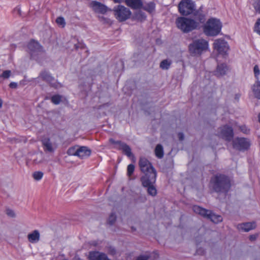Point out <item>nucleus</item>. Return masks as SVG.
Listing matches in <instances>:
<instances>
[{
  "mask_svg": "<svg viewBox=\"0 0 260 260\" xmlns=\"http://www.w3.org/2000/svg\"><path fill=\"white\" fill-rule=\"evenodd\" d=\"M195 8V4L192 0H182L178 5L179 11L182 15L193 14L197 20L201 22H203L204 15L199 11H196Z\"/></svg>",
  "mask_w": 260,
  "mask_h": 260,
  "instance_id": "obj_1",
  "label": "nucleus"
},
{
  "mask_svg": "<svg viewBox=\"0 0 260 260\" xmlns=\"http://www.w3.org/2000/svg\"><path fill=\"white\" fill-rule=\"evenodd\" d=\"M212 182L214 190L217 192H227L231 187L230 181L224 175L215 176L212 178Z\"/></svg>",
  "mask_w": 260,
  "mask_h": 260,
  "instance_id": "obj_2",
  "label": "nucleus"
},
{
  "mask_svg": "<svg viewBox=\"0 0 260 260\" xmlns=\"http://www.w3.org/2000/svg\"><path fill=\"white\" fill-rule=\"evenodd\" d=\"M139 166L141 171L144 173L142 177H146L148 179L150 178L149 181H154L156 177V172L148 160L145 157H140Z\"/></svg>",
  "mask_w": 260,
  "mask_h": 260,
  "instance_id": "obj_3",
  "label": "nucleus"
},
{
  "mask_svg": "<svg viewBox=\"0 0 260 260\" xmlns=\"http://www.w3.org/2000/svg\"><path fill=\"white\" fill-rule=\"evenodd\" d=\"M208 47V41L203 39H199L194 40L189 45V51L191 55L198 56L206 51Z\"/></svg>",
  "mask_w": 260,
  "mask_h": 260,
  "instance_id": "obj_4",
  "label": "nucleus"
},
{
  "mask_svg": "<svg viewBox=\"0 0 260 260\" xmlns=\"http://www.w3.org/2000/svg\"><path fill=\"white\" fill-rule=\"evenodd\" d=\"M222 25L219 20L211 18L208 20L204 27V32L209 36H215L220 31Z\"/></svg>",
  "mask_w": 260,
  "mask_h": 260,
  "instance_id": "obj_5",
  "label": "nucleus"
},
{
  "mask_svg": "<svg viewBox=\"0 0 260 260\" xmlns=\"http://www.w3.org/2000/svg\"><path fill=\"white\" fill-rule=\"evenodd\" d=\"M176 23L177 27L184 32L191 31L199 25V23L194 20L185 17L178 18Z\"/></svg>",
  "mask_w": 260,
  "mask_h": 260,
  "instance_id": "obj_6",
  "label": "nucleus"
},
{
  "mask_svg": "<svg viewBox=\"0 0 260 260\" xmlns=\"http://www.w3.org/2000/svg\"><path fill=\"white\" fill-rule=\"evenodd\" d=\"M192 209L196 213L210 219L214 223H217L222 221V217L220 215L215 214L210 210H206L198 206H193Z\"/></svg>",
  "mask_w": 260,
  "mask_h": 260,
  "instance_id": "obj_7",
  "label": "nucleus"
},
{
  "mask_svg": "<svg viewBox=\"0 0 260 260\" xmlns=\"http://www.w3.org/2000/svg\"><path fill=\"white\" fill-rule=\"evenodd\" d=\"M113 11L115 17L120 22L128 19L132 14L128 8L122 5L115 6Z\"/></svg>",
  "mask_w": 260,
  "mask_h": 260,
  "instance_id": "obj_8",
  "label": "nucleus"
},
{
  "mask_svg": "<svg viewBox=\"0 0 260 260\" xmlns=\"http://www.w3.org/2000/svg\"><path fill=\"white\" fill-rule=\"evenodd\" d=\"M28 48L31 57L34 59L38 60L39 56H43L44 55L42 46L37 42L31 41L28 45Z\"/></svg>",
  "mask_w": 260,
  "mask_h": 260,
  "instance_id": "obj_9",
  "label": "nucleus"
},
{
  "mask_svg": "<svg viewBox=\"0 0 260 260\" xmlns=\"http://www.w3.org/2000/svg\"><path fill=\"white\" fill-rule=\"evenodd\" d=\"M250 145V140L244 138H236L233 141V147L241 151L248 149Z\"/></svg>",
  "mask_w": 260,
  "mask_h": 260,
  "instance_id": "obj_10",
  "label": "nucleus"
},
{
  "mask_svg": "<svg viewBox=\"0 0 260 260\" xmlns=\"http://www.w3.org/2000/svg\"><path fill=\"white\" fill-rule=\"evenodd\" d=\"M218 135L227 141H230L233 138V130L231 126L224 125L218 128Z\"/></svg>",
  "mask_w": 260,
  "mask_h": 260,
  "instance_id": "obj_11",
  "label": "nucleus"
},
{
  "mask_svg": "<svg viewBox=\"0 0 260 260\" xmlns=\"http://www.w3.org/2000/svg\"><path fill=\"white\" fill-rule=\"evenodd\" d=\"M150 178H147L146 177H141V181L142 185L143 187H147V192L151 196H155L157 193V190L153 184L155 182L156 178L154 181L151 182L149 181Z\"/></svg>",
  "mask_w": 260,
  "mask_h": 260,
  "instance_id": "obj_12",
  "label": "nucleus"
},
{
  "mask_svg": "<svg viewBox=\"0 0 260 260\" xmlns=\"http://www.w3.org/2000/svg\"><path fill=\"white\" fill-rule=\"evenodd\" d=\"M213 47L215 50L221 54H225L229 50L228 43L221 39L216 40L214 42Z\"/></svg>",
  "mask_w": 260,
  "mask_h": 260,
  "instance_id": "obj_13",
  "label": "nucleus"
},
{
  "mask_svg": "<svg viewBox=\"0 0 260 260\" xmlns=\"http://www.w3.org/2000/svg\"><path fill=\"white\" fill-rule=\"evenodd\" d=\"M42 144L44 151L47 153H52L57 148L56 143L48 138L43 139Z\"/></svg>",
  "mask_w": 260,
  "mask_h": 260,
  "instance_id": "obj_14",
  "label": "nucleus"
},
{
  "mask_svg": "<svg viewBox=\"0 0 260 260\" xmlns=\"http://www.w3.org/2000/svg\"><path fill=\"white\" fill-rule=\"evenodd\" d=\"M256 227L255 222H245L238 224L237 228L238 230L244 232H248L250 230L254 229Z\"/></svg>",
  "mask_w": 260,
  "mask_h": 260,
  "instance_id": "obj_15",
  "label": "nucleus"
},
{
  "mask_svg": "<svg viewBox=\"0 0 260 260\" xmlns=\"http://www.w3.org/2000/svg\"><path fill=\"white\" fill-rule=\"evenodd\" d=\"M39 77L43 80L49 82L50 84L55 87H57V83L55 81V79L47 72H42L39 75Z\"/></svg>",
  "mask_w": 260,
  "mask_h": 260,
  "instance_id": "obj_16",
  "label": "nucleus"
},
{
  "mask_svg": "<svg viewBox=\"0 0 260 260\" xmlns=\"http://www.w3.org/2000/svg\"><path fill=\"white\" fill-rule=\"evenodd\" d=\"M89 260H110L107 255L98 251H91L89 253Z\"/></svg>",
  "mask_w": 260,
  "mask_h": 260,
  "instance_id": "obj_17",
  "label": "nucleus"
},
{
  "mask_svg": "<svg viewBox=\"0 0 260 260\" xmlns=\"http://www.w3.org/2000/svg\"><path fill=\"white\" fill-rule=\"evenodd\" d=\"M90 6L96 12L105 13L107 11V7L99 2L93 1L90 3Z\"/></svg>",
  "mask_w": 260,
  "mask_h": 260,
  "instance_id": "obj_18",
  "label": "nucleus"
},
{
  "mask_svg": "<svg viewBox=\"0 0 260 260\" xmlns=\"http://www.w3.org/2000/svg\"><path fill=\"white\" fill-rule=\"evenodd\" d=\"M91 154V150L86 146L78 147L77 156L81 159L88 157Z\"/></svg>",
  "mask_w": 260,
  "mask_h": 260,
  "instance_id": "obj_19",
  "label": "nucleus"
},
{
  "mask_svg": "<svg viewBox=\"0 0 260 260\" xmlns=\"http://www.w3.org/2000/svg\"><path fill=\"white\" fill-rule=\"evenodd\" d=\"M229 70L226 64L221 63L217 66L216 69L214 72V74L217 77H221L226 75Z\"/></svg>",
  "mask_w": 260,
  "mask_h": 260,
  "instance_id": "obj_20",
  "label": "nucleus"
},
{
  "mask_svg": "<svg viewBox=\"0 0 260 260\" xmlns=\"http://www.w3.org/2000/svg\"><path fill=\"white\" fill-rule=\"evenodd\" d=\"M40 238V234L38 230H34L27 235V239L29 242L31 243H37Z\"/></svg>",
  "mask_w": 260,
  "mask_h": 260,
  "instance_id": "obj_21",
  "label": "nucleus"
},
{
  "mask_svg": "<svg viewBox=\"0 0 260 260\" xmlns=\"http://www.w3.org/2000/svg\"><path fill=\"white\" fill-rule=\"evenodd\" d=\"M126 4L133 9H138L143 5L141 0H125Z\"/></svg>",
  "mask_w": 260,
  "mask_h": 260,
  "instance_id": "obj_22",
  "label": "nucleus"
},
{
  "mask_svg": "<svg viewBox=\"0 0 260 260\" xmlns=\"http://www.w3.org/2000/svg\"><path fill=\"white\" fill-rule=\"evenodd\" d=\"M116 148L121 150L123 152L129 157L133 156L130 147L124 143L122 142L120 146L116 147Z\"/></svg>",
  "mask_w": 260,
  "mask_h": 260,
  "instance_id": "obj_23",
  "label": "nucleus"
},
{
  "mask_svg": "<svg viewBox=\"0 0 260 260\" xmlns=\"http://www.w3.org/2000/svg\"><path fill=\"white\" fill-rule=\"evenodd\" d=\"M252 91L254 96L260 99V81H256L252 87Z\"/></svg>",
  "mask_w": 260,
  "mask_h": 260,
  "instance_id": "obj_24",
  "label": "nucleus"
},
{
  "mask_svg": "<svg viewBox=\"0 0 260 260\" xmlns=\"http://www.w3.org/2000/svg\"><path fill=\"white\" fill-rule=\"evenodd\" d=\"M33 162L35 164H40L44 161V155L42 152H40L33 155Z\"/></svg>",
  "mask_w": 260,
  "mask_h": 260,
  "instance_id": "obj_25",
  "label": "nucleus"
},
{
  "mask_svg": "<svg viewBox=\"0 0 260 260\" xmlns=\"http://www.w3.org/2000/svg\"><path fill=\"white\" fill-rule=\"evenodd\" d=\"M155 154L156 156L158 158H161L163 157L164 153L163 147L161 145L157 144L154 150Z\"/></svg>",
  "mask_w": 260,
  "mask_h": 260,
  "instance_id": "obj_26",
  "label": "nucleus"
},
{
  "mask_svg": "<svg viewBox=\"0 0 260 260\" xmlns=\"http://www.w3.org/2000/svg\"><path fill=\"white\" fill-rule=\"evenodd\" d=\"M143 8L145 11L148 12L150 13H152L155 10V4L153 2H150L147 4H145Z\"/></svg>",
  "mask_w": 260,
  "mask_h": 260,
  "instance_id": "obj_27",
  "label": "nucleus"
},
{
  "mask_svg": "<svg viewBox=\"0 0 260 260\" xmlns=\"http://www.w3.org/2000/svg\"><path fill=\"white\" fill-rule=\"evenodd\" d=\"M171 64V61L168 59L163 60L160 63V68L162 70H168Z\"/></svg>",
  "mask_w": 260,
  "mask_h": 260,
  "instance_id": "obj_28",
  "label": "nucleus"
},
{
  "mask_svg": "<svg viewBox=\"0 0 260 260\" xmlns=\"http://www.w3.org/2000/svg\"><path fill=\"white\" fill-rule=\"evenodd\" d=\"M78 148V146H75L70 148L67 151L68 154L69 155L77 156Z\"/></svg>",
  "mask_w": 260,
  "mask_h": 260,
  "instance_id": "obj_29",
  "label": "nucleus"
},
{
  "mask_svg": "<svg viewBox=\"0 0 260 260\" xmlns=\"http://www.w3.org/2000/svg\"><path fill=\"white\" fill-rule=\"evenodd\" d=\"M135 19L142 21L145 19L146 16L142 12L138 11L135 14Z\"/></svg>",
  "mask_w": 260,
  "mask_h": 260,
  "instance_id": "obj_30",
  "label": "nucleus"
},
{
  "mask_svg": "<svg viewBox=\"0 0 260 260\" xmlns=\"http://www.w3.org/2000/svg\"><path fill=\"white\" fill-rule=\"evenodd\" d=\"M56 22L58 25L61 26L62 28L65 26L66 24L65 20L62 17H57L56 19Z\"/></svg>",
  "mask_w": 260,
  "mask_h": 260,
  "instance_id": "obj_31",
  "label": "nucleus"
},
{
  "mask_svg": "<svg viewBox=\"0 0 260 260\" xmlns=\"http://www.w3.org/2000/svg\"><path fill=\"white\" fill-rule=\"evenodd\" d=\"M32 176L35 180L39 181L42 178L43 173L40 171L35 172L34 173Z\"/></svg>",
  "mask_w": 260,
  "mask_h": 260,
  "instance_id": "obj_32",
  "label": "nucleus"
},
{
  "mask_svg": "<svg viewBox=\"0 0 260 260\" xmlns=\"http://www.w3.org/2000/svg\"><path fill=\"white\" fill-rule=\"evenodd\" d=\"M61 98V97L60 95H55L51 98V101L53 104L57 105L60 102Z\"/></svg>",
  "mask_w": 260,
  "mask_h": 260,
  "instance_id": "obj_33",
  "label": "nucleus"
},
{
  "mask_svg": "<svg viewBox=\"0 0 260 260\" xmlns=\"http://www.w3.org/2000/svg\"><path fill=\"white\" fill-rule=\"evenodd\" d=\"M135 170V166L132 164H129L127 166V173L128 176H131Z\"/></svg>",
  "mask_w": 260,
  "mask_h": 260,
  "instance_id": "obj_34",
  "label": "nucleus"
},
{
  "mask_svg": "<svg viewBox=\"0 0 260 260\" xmlns=\"http://www.w3.org/2000/svg\"><path fill=\"white\" fill-rule=\"evenodd\" d=\"M254 30L257 34L260 35V19H258L255 23Z\"/></svg>",
  "mask_w": 260,
  "mask_h": 260,
  "instance_id": "obj_35",
  "label": "nucleus"
},
{
  "mask_svg": "<svg viewBox=\"0 0 260 260\" xmlns=\"http://www.w3.org/2000/svg\"><path fill=\"white\" fill-rule=\"evenodd\" d=\"M11 74V71L6 70L3 72V73L0 75V77H2L4 79H8L10 77Z\"/></svg>",
  "mask_w": 260,
  "mask_h": 260,
  "instance_id": "obj_36",
  "label": "nucleus"
},
{
  "mask_svg": "<svg viewBox=\"0 0 260 260\" xmlns=\"http://www.w3.org/2000/svg\"><path fill=\"white\" fill-rule=\"evenodd\" d=\"M116 219V215L114 213H112L109 217L108 222L110 224H113Z\"/></svg>",
  "mask_w": 260,
  "mask_h": 260,
  "instance_id": "obj_37",
  "label": "nucleus"
},
{
  "mask_svg": "<svg viewBox=\"0 0 260 260\" xmlns=\"http://www.w3.org/2000/svg\"><path fill=\"white\" fill-rule=\"evenodd\" d=\"M150 258V256L148 254H142L140 255L136 258V260H148Z\"/></svg>",
  "mask_w": 260,
  "mask_h": 260,
  "instance_id": "obj_38",
  "label": "nucleus"
},
{
  "mask_svg": "<svg viewBox=\"0 0 260 260\" xmlns=\"http://www.w3.org/2000/svg\"><path fill=\"white\" fill-rule=\"evenodd\" d=\"M253 71H254L255 77L257 79L258 76L260 74V70H259V67L257 65H255L254 67Z\"/></svg>",
  "mask_w": 260,
  "mask_h": 260,
  "instance_id": "obj_39",
  "label": "nucleus"
},
{
  "mask_svg": "<svg viewBox=\"0 0 260 260\" xmlns=\"http://www.w3.org/2000/svg\"><path fill=\"white\" fill-rule=\"evenodd\" d=\"M6 214L8 216L11 217H15L16 216L15 213L14 212V211L10 209H7Z\"/></svg>",
  "mask_w": 260,
  "mask_h": 260,
  "instance_id": "obj_40",
  "label": "nucleus"
},
{
  "mask_svg": "<svg viewBox=\"0 0 260 260\" xmlns=\"http://www.w3.org/2000/svg\"><path fill=\"white\" fill-rule=\"evenodd\" d=\"M239 129L243 133L247 134L249 132V129L245 125H241L239 126Z\"/></svg>",
  "mask_w": 260,
  "mask_h": 260,
  "instance_id": "obj_41",
  "label": "nucleus"
},
{
  "mask_svg": "<svg viewBox=\"0 0 260 260\" xmlns=\"http://www.w3.org/2000/svg\"><path fill=\"white\" fill-rule=\"evenodd\" d=\"M109 142L111 144H115L116 145V146L115 147L116 148V147L120 146V145L122 143V142L121 141H116L113 139H112V138L109 139Z\"/></svg>",
  "mask_w": 260,
  "mask_h": 260,
  "instance_id": "obj_42",
  "label": "nucleus"
},
{
  "mask_svg": "<svg viewBox=\"0 0 260 260\" xmlns=\"http://www.w3.org/2000/svg\"><path fill=\"white\" fill-rule=\"evenodd\" d=\"M254 8L256 11L259 13H260V0H257L255 5Z\"/></svg>",
  "mask_w": 260,
  "mask_h": 260,
  "instance_id": "obj_43",
  "label": "nucleus"
},
{
  "mask_svg": "<svg viewBox=\"0 0 260 260\" xmlns=\"http://www.w3.org/2000/svg\"><path fill=\"white\" fill-rule=\"evenodd\" d=\"M9 86L12 88H16L17 86V84L16 82H11L10 83Z\"/></svg>",
  "mask_w": 260,
  "mask_h": 260,
  "instance_id": "obj_44",
  "label": "nucleus"
},
{
  "mask_svg": "<svg viewBox=\"0 0 260 260\" xmlns=\"http://www.w3.org/2000/svg\"><path fill=\"white\" fill-rule=\"evenodd\" d=\"M178 137L180 141H182L184 139V135L182 133H179L178 134Z\"/></svg>",
  "mask_w": 260,
  "mask_h": 260,
  "instance_id": "obj_45",
  "label": "nucleus"
},
{
  "mask_svg": "<svg viewBox=\"0 0 260 260\" xmlns=\"http://www.w3.org/2000/svg\"><path fill=\"white\" fill-rule=\"evenodd\" d=\"M256 237H257V236L256 235H251L249 237V239L251 241H254L256 239Z\"/></svg>",
  "mask_w": 260,
  "mask_h": 260,
  "instance_id": "obj_46",
  "label": "nucleus"
},
{
  "mask_svg": "<svg viewBox=\"0 0 260 260\" xmlns=\"http://www.w3.org/2000/svg\"><path fill=\"white\" fill-rule=\"evenodd\" d=\"M115 3H121V2L123 1L124 0H113Z\"/></svg>",
  "mask_w": 260,
  "mask_h": 260,
  "instance_id": "obj_47",
  "label": "nucleus"
},
{
  "mask_svg": "<svg viewBox=\"0 0 260 260\" xmlns=\"http://www.w3.org/2000/svg\"><path fill=\"white\" fill-rule=\"evenodd\" d=\"M2 104H3V101H2V100L0 99V108L2 107Z\"/></svg>",
  "mask_w": 260,
  "mask_h": 260,
  "instance_id": "obj_48",
  "label": "nucleus"
},
{
  "mask_svg": "<svg viewBox=\"0 0 260 260\" xmlns=\"http://www.w3.org/2000/svg\"><path fill=\"white\" fill-rule=\"evenodd\" d=\"M258 120H259V121L260 122V113L258 115Z\"/></svg>",
  "mask_w": 260,
  "mask_h": 260,
  "instance_id": "obj_49",
  "label": "nucleus"
}]
</instances>
